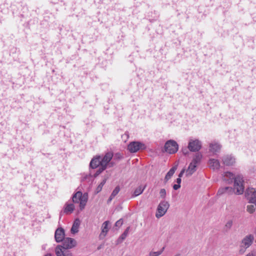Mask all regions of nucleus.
<instances>
[{
	"label": "nucleus",
	"mask_w": 256,
	"mask_h": 256,
	"mask_svg": "<svg viewBox=\"0 0 256 256\" xmlns=\"http://www.w3.org/2000/svg\"><path fill=\"white\" fill-rule=\"evenodd\" d=\"M62 245L58 246L55 248L56 256H73L71 251L68 250L76 245V241L70 238H66L63 240Z\"/></svg>",
	"instance_id": "nucleus-1"
},
{
	"label": "nucleus",
	"mask_w": 256,
	"mask_h": 256,
	"mask_svg": "<svg viewBox=\"0 0 256 256\" xmlns=\"http://www.w3.org/2000/svg\"><path fill=\"white\" fill-rule=\"evenodd\" d=\"M234 182L233 192L238 195L242 194L244 190V177L241 174H237L236 176Z\"/></svg>",
	"instance_id": "nucleus-2"
},
{
	"label": "nucleus",
	"mask_w": 256,
	"mask_h": 256,
	"mask_svg": "<svg viewBox=\"0 0 256 256\" xmlns=\"http://www.w3.org/2000/svg\"><path fill=\"white\" fill-rule=\"evenodd\" d=\"M72 200L74 203H80V208L82 210L86 204L88 197L86 194H82L81 192L78 191L74 194Z\"/></svg>",
	"instance_id": "nucleus-3"
},
{
	"label": "nucleus",
	"mask_w": 256,
	"mask_h": 256,
	"mask_svg": "<svg viewBox=\"0 0 256 256\" xmlns=\"http://www.w3.org/2000/svg\"><path fill=\"white\" fill-rule=\"evenodd\" d=\"M146 148L144 144L140 142H132L128 146V150L132 153L137 152L139 150H145Z\"/></svg>",
	"instance_id": "nucleus-4"
},
{
	"label": "nucleus",
	"mask_w": 256,
	"mask_h": 256,
	"mask_svg": "<svg viewBox=\"0 0 256 256\" xmlns=\"http://www.w3.org/2000/svg\"><path fill=\"white\" fill-rule=\"evenodd\" d=\"M178 149V143L174 140H169L164 144L165 151L170 154L176 152Z\"/></svg>",
	"instance_id": "nucleus-5"
},
{
	"label": "nucleus",
	"mask_w": 256,
	"mask_h": 256,
	"mask_svg": "<svg viewBox=\"0 0 256 256\" xmlns=\"http://www.w3.org/2000/svg\"><path fill=\"white\" fill-rule=\"evenodd\" d=\"M169 206L170 204L168 202L164 200L161 202L158 206L156 216L157 218L162 216L167 212Z\"/></svg>",
	"instance_id": "nucleus-6"
},
{
	"label": "nucleus",
	"mask_w": 256,
	"mask_h": 256,
	"mask_svg": "<svg viewBox=\"0 0 256 256\" xmlns=\"http://www.w3.org/2000/svg\"><path fill=\"white\" fill-rule=\"evenodd\" d=\"M202 146V142L198 140L190 138L189 140L188 148L190 152H196L201 149Z\"/></svg>",
	"instance_id": "nucleus-7"
},
{
	"label": "nucleus",
	"mask_w": 256,
	"mask_h": 256,
	"mask_svg": "<svg viewBox=\"0 0 256 256\" xmlns=\"http://www.w3.org/2000/svg\"><path fill=\"white\" fill-rule=\"evenodd\" d=\"M245 196L250 203L256 204V190L254 188H247L245 192Z\"/></svg>",
	"instance_id": "nucleus-8"
},
{
	"label": "nucleus",
	"mask_w": 256,
	"mask_h": 256,
	"mask_svg": "<svg viewBox=\"0 0 256 256\" xmlns=\"http://www.w3.org/2000/svg\"><path fill=\"white\" fill-rule=\"evenodd\" d=\"M222 160V163L226 166H232L236 163V158L232 154H226L224 156Z\"/></svg>",
	"instance_id": "nucleus-9"
},
{
	"label": "nucleus",
	"mask_w": 256,
	"mask_h": 256,
	"mask_svg": "<svg viewBox=\"0 0 256 256\" xmlns=\"http://www.w3.org/2000/svg\"><path fill=\"white\" fill-rule=\"evenodd\" d=\"M55 240L57 242H62L64 238V230L60 228L56 230L54 234Z\"/></svg>",
	"instance_id": "nucleus-10"
},
{
	"label": "nucleus",
	"mask_w": 256,
	"mask_h": 256,
	"mask_svg": "<svg viewBox=\"0 0 256 256\" xmlns=\"http://www.w3.org/2000/svg\"><path fill=\"white\" fill-rule=\"evenodd\" d=\"M254 236L252 234L246 236L242 240L241 244L246 248H249L252 244Z\"/></svg>",
	"instance_id": "nucleus-11"
},
{
	"label": "nucleus",
	"mask_w": 256,
	"mask_h": 256,
	"mask_svg": "<svg viewBox=\"0 0 256 256\" xmlns=\"http://www.w3.org/2000/svg\"><path fill=\"white\" fill-rule=\"evenodd\" d=\"M113 157V153L108 152L102 157H101V166H105L107 168V166Z\"/></svg>",
	"instance_id": "nucleus-12"
},
{
	"label": "nucleus",
	"mask_w": 256,
	"mask_h": 256,
	"mask_svg": "<svg viewBox=\"0 0 256 256\" xmlns=\"http://www.w3.org/2000/svg\"><path fill=\"white\" fill-rule=\"evenodd\" d=\"M221 145L216 141L212 142L209 144L210 151L213 154L218 152L221 149Z\"/></svg>",
	"instance_id": "nucleus-13"
},
{
	"label": "nucleus",
	"mask_w": 256,
	"mask_h": 256,
	"mask_svg": "<svg viewBox=\"0 0 256 256\" xmlns=\"http://www.w3.org/2000/svg\"><path fill=\"white\" fill-rule=\"evenodd\" d=\"M100 160L101 156H100L93 158L90 164V168L92 169H95L98 166H101Z\"/></svg>",
	"instance_id": "nucleus-14"
},
{
	"label": "nucleus",
	"mask_w": 256,
	"mask_h": 256,
	"mask_svg": "<svg viewBox=\"0 0 256 256\" xmlns=\"http://www.w3.org/2000/svg\"><path fill=\"white\" fill-rule=\"evenodd\" d=\"M224 180L226 181L228 184H230L233 182L236 176H234L232 172H226L223 174Z\"/></svg>",
	"instance_id": "nucleus-15"
},
{
	"label": "nucleus",
	"mask_w": 256,
	"mask_h": 256,
	"mask_svg": "<svg viewBox=\"0 0 256 256\" xmlns=\"http://www.w3.org/2000/svg\"><path fill=\"white\" fill-rule=\"evenodd\" d=\"M108 221H105L102 226V232L100 235V238H104L109 230V228H108V225L109 224Z\"/></svg>",
	"instance_id": "nucleus-16"
},
{
	"label": "nucleus",
	"mask_w": 256,
	"mask_h": 256,
	"mask_svg": "<svg viewBox=\"0 0 256 256\" xmlns=\"http://www.w3.org/2000/svg\"><path fill=\"white\" fill-rule=\"evenodd\" d=\"M197 166L190 162L188 168L186 171V175L187 177L191 176L196 170Z\"/></svg>",
	"instance_id": "nucleus-17"
},
{
	"label": "nucleus",
	"mask_w": 256,
	"mask_h": 256,
	"mask_svg": "<svg viewBox=\"0 0 256 256\" xmlns=\"http://www.w3.org/2000/svg\"><path fill=\"white\" fill-rule=\"evenodd\" d=\"M208 164L210 168L213 170H218L220 166L219 160L214 158L210 159Z\"/></svg>",
	"instance_id": "nucleus-18"
},
{
	"label": "nucleus",
	"mask_w": 256,
	"mask_h": 256,
	"mask_svg": "<svg viewBox=\"0 0 256 256\" xmlns=\"http://www.w3.org/2000/svg\"><path fill=\"white\" fill-rule=\"evenodd\" d=\"M233 192L232 188V187L226 186L220 188L217 193L218 195L220 196L224 194H231Z\"/></svg>",
	"instance_id": "nucleus-19"
},
{
	"label": "nucleus",
	"mask_w": 256,
	"mask_h": 256,
	"mask_svg": "<svg viewBox=\"0 0 256 256\" xmlns=\"http://www.w3.org/2000/svg\"><path fill=\"white\" fill-rule=\"evenodd\" d=\"M80 225V220L77 218L74 221L71 228V232L75 234L78 232V228Z\"/></svg>",
	"instance_id": "nucleus-20"
},
{
	"label": "nucleus",
	"mask_w": 256,
	"mask_h": 256,
	"mask_svg": "<svg viewBox=\"0 0 256 256\" xmlns=\"http://www.w3.org/2000/svg\"><path fill=\"white\" fill-rule=\"evenodd\" d=\"M74 209V206L72 204H66L64 210V212L66 214H71Z\"/></svg>",
	"instance_id": "nucleus-21"
},
{
	"label": "nucleus",
	"mask_w": 256,
	"mask_h": 256,
	"mask_svg": "<svg viewBox=\"0 0 256 256\" xmlns=\"http://www.w3.org/2000/svg\"><path fill=\"white\" fill-rule=\"evenodd\" d=\"M176 168H177L176 166H173L168 172V173L166 174L164 178V181L166 182L172 178V176L174 174L176 170Z\"/></svg>",
	"instance_id": "nucleus-22"
},
{
	"label": "nucleus",
	"mask_w": 256,
	"mask_h": 256,
	"mask_svg": "<svg viewBox=\"0 0 256 256\" xmlns=\"http://www.w3.org/2000/svg\"><path fill=\"white\" fill-rule=\"evenodd\" d=\"M202 158V155L201 154L199 153L196 154L194 157L191 162L197 166L200 162Z\"/></svg>",
	"instance_id": "nucleus-23"
},
{
	"label": "nucleus",
	"mask_w": 256,
	"mask_h": 256,
	"mask_svg": "<svg viewBox=\"0 0 256 256\" xmlns=\"http://www.w3.org/2000/svg\"><path fill=\"white\" fill-rule=\"evenodd\" d=\"M146 186H139L138 188H137L135 190H134V196H139L140 194H141L142 193V192H144V190L145 188H146Z\"/></svg>",
	"instance_id": "nucleus-24"
},
{
	"label": "nucleus",
	"mask_w": 256,
	"mask_h": 256,
	"mask_svg": "<svg viewBox=\"0 0 256 256\" xmlns=\"http://www.w3.org/2000/svg\"><path fill=\"white\" fill-rule=\"evenodd\" d=\"M129 229V227L127 228L126 230H124V232H123V234L120 236V237L118 240V243L121 242L123 240H124L126 238L128 234Z\"/></svg>",
	"instance_id": "nucleus-25"
},
{
	"label": "nucleus",
	"mask_w": 256,
	"mask_h": 256,
	"mask_svg": "<svg viewBox=\"0 0 256 256\" xmlns=\"http://www.w3.org/2000/svg\"><path fill=\"white\" fill-rule=\"evenodd\" d=\"M254 204L248 205L246 206V210L250 214H253L256 209V203Z\"/></svg>",
	"instance_id": "nucleus-26"
},
{
	"label": "nucleus",
	"mask_w": 256,
	"mask_h": 256,
	"mask_svg": "<svg viewBox=\"0 0 256 256\" xmlns=\"http://www.w3.org/2000/svg\"><path fill=\"white\" fill-rule=\"evenodd\" d=\"M164 250V247H163L158 252H150L149 253V256H160Z\"/></svg>",
	"instance_id": "nucleus-27"
},
{
	"label": "nucleus",
	"mask_w": 256,
	"mask_h": 256,
	"mask_svg": "<svg viewBox=\"0 0 256 256\" xmlns=\"http://www.w3.org/2000/svg\"><path fill=\"white\" fill-rule=\"evenodd\" d=\"M233 224V222L232 220H228L224 226V228L226 230H229L231 228Z\"/></svg>",
	"instance_id": "nucleus-28"
},
{
	"label": "nucleus",
	"mask_w": 256,
	"mask_h": 256,
	"mask_svg": "<svg viewBox=\"0 0 256 256\" xmlns=\"http://www.w3.org/2000/svg\"><path fill=\"white\" fill-rule=\"evenodd\" d=\"M120 190V188L119 186H116L115 188L114 189V190L112 191V194L110 196H112V197H115V196H116L118 194Z\"/></svg>",
	"instance_id": "nucleus-29"
},
{
	"label": "nucleus",
	"mask_w": 256,
	"mask_h": 256,
	"mask_svg": "<svg viewBox=\"0 0 256 256\" xmlns=\"http://www.w3.org/2000/svg\"><path fill=\"white\" fill-rule=\"evenodd\" d=\"M106 168V167L103 166H100L98 170L95 174L96 176L99 175Z\"/></svg>",
	"instance_id": "nucleus-30"
},
{
	"label": "nucleus",
	"mask_w": 256,
	"mask_h": 256,
	"mask_svg": "<svg viewBox=\"0 0 256 256\" xmlns=\"http://www.w3.org/2000/svg\"><path fill=\"white\" fill-rule=\"evenodd\" d=\"M106 182V180H104L99 184V185L96 188V190H97L98 192H100L102 190V186H104V184H105Z\"/></svg>",
	"instance_id": "nucleus-31"
},
{
	"label": "nucleus",
	"mask_w": 256,
	"mask_h": 256,
	"mask_svg": "<svg viewBox=\"0 0 256 256\" xmlns=\"http://www.w3.org/2000/svg\"><path fill=\"white\" fill-rule=\"evenodd\" d=\"M114 156V160H119L123 158V156L120 153H116Z\"/></svg>",
	"instance_id": "nucleus-32"
},
{
	"label": "nucleus",
	"mask_w": 256,
	"mask_h": 256,
	"mask_svg": "<svg viewBox=\"0 0 256 256\" xmlns=\"http://www.w3.org/2000/svg\"><path fill=\"white\" fill-rule=\"evenodd\" d=\"M160 194L161 198H165L166 196V190L164 188H162L160 190Z\"/></svg>",
	"instance_id": "nucleus-33"
},
{
	"label": "nucleus",
	"mask_w": 256,
	"mask_h": 256,
	"mask_svg": "<svg viewBox=\"0 0 256 256\" xmlns=\"http://www.w3.org/2000/svg\"><path fill=\"white\" fill-rule=\"evenodd\" d=\"M122 224H123L122 219H120L116 222L115 226H116L120 227L122 226Z\"/></svg>",
	"instance_id": "nucleus-34"
},
{
	"label": "nucleus",
	"mask_w": 256,
	"mask_h": 256,
	"mask_svg": "<svg viewBox=\"0 0 256 256\" xmlns=\"http://www.w3.org/2000/svg\"><path fill=\"white\" fill-rule=\"evenodd\" d=\"M240 249L239 250V253L240 254H243L246 250L247 248H246L244 246H242L241 244L240 246Z\"/></svg>",
	"instance_id": "nucleus-35"
},
{
	"label": "nucleus",
	"mask_w": 256,
	"mask_h": 256,
	"mask_svg": "<svg viewBox=\"0 0 256 256\" xmlns=\"http://www.w3.org/2000/svg\"><path fill=\"white\" fill-rule=\"evenodd\" d=\"M180 188V184H174V186H173V188L174 190H178V188Z\"/></svg>",
	"instance_id": "nucleus-36"
},
{
	"label": "nucleus",
	"mask_w": 256,
	"mask_h": 256,
	"mask_svg": "<svg viewBox=\"0 0 256 256\" xmlns=\"http://www.w3.org/2000/svg\"><path fill=\"white\" fill-rule=\"evenodd\" d=\"M184 172H185V170L182 169L178 174V178H181V177H182V176H183Z\"/></svg>",
	"instance_id": "nucleus-37"
},
{
	"label": "nucleus",
	"mask_w": 256,
	"mask_h": 256,
	"mask_svg": "<svg viewBox=\"0 0 256 256\" xmlns=\"http://www.w3.org/2000/svg\"><path fill=\"white\" fill-rule=\"evenodd\" d=\"M255 252H252L246 254V256H255Z\"/></svg>",
	"instance_id": "nucleus-38"
},
{
	"label": "nucleus",
	"mask_w": 256,
	"mask_h": 256,
	"mask_svg": "<svg viewBox=\"0 0 256 256\" xmlns=\"http://www.w3.org/2000/svg\"><path fill=\"white\" fill-rule=\"evenodd\" d=\"M181 182H182L181 178H176V182L177 184H180Z\"/></svg>",
	"instance_id": "nucleus-39"
},
{
	"label": "nucleus",
	"mask_w": 256,
	"mask_h": 256,
	"mask_svg": "<svg viewBox=\"0 0 256 256\" xmlns=\"http://www.w3.org/2000/svg\"><path fill=\"white\" fill-rule=\"evenodd\" d=\"M114 198V197H112V196H110L108 200V203H110Z\"/></svg>",
	"instance_id": "nucleus-40"
},
{
	"label": "nucleus",
	"mask_w": 256,
	"mask_h": 256,
	"mask_svg": "<svg viewBox=\"0 0 256 256\" xmlns=\"http://www.w3.org/2000/svg\"><path fill=\"white\" fill-rule=\"evenodd\" d=\"M182 152L184 155H186L188 154V151L186 149L182 150Z\"/></svg>",
	"instance_id": "nucleus-41"
},
{
	"label": "nucleus",
	"mask_w": 256,
	"mask_h": 256,
	"mask_svg": "<svg viewBox=\"0 0 256 256\" xmlns=\"http://www.w3.org/2000/svg\"><path fill=\"white\" fill-rule=\"evenodd\" d=\"M44 256H52V254H47Z\"/></svg>",
	"instance_id": "nucleus-42"
},
{
	"label": "nucleus",
	"mask_w": 256,
	"mask_h": 256,
	"mask_svg": "<svg viewBox=\"0 0 256 256\" xmlns=\"http://www.w3.org/2000/svg\"><path fill=\"white\" fill-rule=\"evenodd\" d=\"M112 166L114 164L113 162H111Z\"/></svg>",
	"instance_id": "nucleus-43"
},
{
	"label": "nucleus",
	"mask_w": 256,
	"mask_h": 256,
	"mask_svg": "<svg viewBox=\"0 0 256 256\" xmlns=\"http://www.w3.org/2000/svg\"><path fill=\"white\" fill-rule=\"evenodd\" d=\"M179 256V255H178H178H176V256Z\"/></svg>",
	"instance_id": "nucleus-44"
}]
</instances>
